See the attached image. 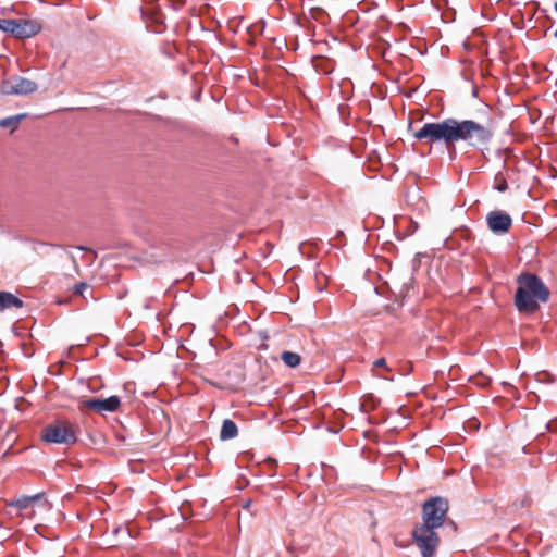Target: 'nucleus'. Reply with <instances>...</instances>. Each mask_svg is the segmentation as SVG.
<instances>
[{
    "label": "nucleus",
    "instance_id": "nucleus-15",
    "mask_svg": "<svg viewBox=\"0 0 557 557\" xmlns=\"http://www.w3.org/2000/svg\"><path fill=\"white\" fill-rule=\"evenodd\" d=\"M281 359L289 368H296L301 362L300 355L293 351H283L281 354Z\"/></svg>",
    "mask_w": 557,
    "mask_h": 557
},
{
    "label": "nucleus",
    "instance_id": "nucleus-13",
    "mask_svg": "<svg viewBox=\"0 0 557 557\" xmlns=\"http://www.w3.org/2000/svg\"><path fill=\"white\" fill-rule=\"evenodd\" d=\"M238 434V428L236 423L231 419H225L222 423L220 438L222 441H227L235 438Z\"/></svg>",
    "mask_w": 557,
    "mask_h": 557
},
{
    "label": "nucleus",
    "instance_id": "nucleus-9",
    "mask_svg": "<svg viewBox=\"0 0 557 557\" xmlns=\"http://www.w3.org/2000/svg\"><path fill=\"white\" fill-rule=\"evenodd\" d=\"M121 406V399L119 396H110L108 398H88L84 399L79 404V410L83 411L84 409H90L98 413H104V412H115L119 410Z\"/></svg>",
    "mask_w": 557,
    "mask_h": 557
},
{
    "label": "nucleus",
    "instance_id": "nucleus-20",
    "mask_svg": "<svg viewBox=\"0 0 557 557\" xmlns=\"http://www.w3.org/2000/svg\"><path fill=\"white\" fill-rule=\"evenodd\" d=\"M29 500H30L32 504H34L36 502H40V500H44L45 503H47L44 493H38V494L33 495V496H29Z\"/></svg>",
    "mask_w": 557,
    "mask_h": 557
},
{
    "label": "nucleus",
    "instance_id": "nucleus-24",
    "mask_svg": "<svg viewBox=\"0 0 557 557\" xmlns=\"http://www.w3.org/2000/svg\"><path fill=\"white\" fill-rule=\"evenodd\" d=\"M120 532H124V533H126L129 536V531L127 529H123L122 527H116L113 530V534L114 535L119 534Z\"/></svg>",
    "mask_w": 557,
    "mask_h": 557
},
{
    "label": "nucleus",
    "instance_id": "nucleus-4",
    "mask_svg": "<svg viewBox=\"0 0 557 557\" xmlns=\"http://www.w3.org/2000/svg\"><path fill=\"white\" fill-rule=\"evenodd\" d=\"M41 440L59 445H73L77 442L76 431L72 423L65 420H54L41 430Z\"/></svg>",
    "mask_w": 557,
    "mask_h": 557
},
{
    "label": "nucleus",
    "instance_id": "nucleus-21",
    "mask_svg": "<svg viewBox=\"0 0 557 557\" xmlns=\"http://www.w3.org/2000/svg\"><path fill=\"white\" fill-rule=\"evenodd\" d=\"M86 288H87V284H85V283H79V284H76V285L74 286V292H75L76 294L82 295V294H83V292H84Z\"/></svg>",
    "mask_w": 557,
    "mask_h": 557
},
{
    "label": "nucleus",
    "instance_id": "nucleus-14",
    "mask_svg": "<svg viewBox=\"0 0 557 557\" xmlns=\"http://www.w3.org/2000/svg\"><path fill=\"white\" fill-rule=\"evenodd\" d=\"M27 116H28L27 113H21V114L5 117V119H1L0 127L1 128H10L11 133H13L15 129H17L20 123Z\"/></svg>",
    "mask_w": 557,
    "mask_h": 557
},
{
    "label": "nucleus",
    "instance_id": "nucleus-3",
    "mask_svg": "<svg viewBox=\"0 0 557 557\" xmlns=\"http://www.w3.org/2000/svg\"><path fill=\"white\" fill-rule=\"evenodd\" d=\"M449 504L445 497L432 496L422 504L421 525L438 530L442 527H449L455 533L457 525L448 518Z\"/></svg>",
    "mask_w": 557,
    "mask_h": 557
},
{
    "label": "nucleus",
    "instance_id": "nucleus-22",
    "mask_svg": "<svg viewBox=\"0 0 557 557\" xmlns=\"http://www.w3.org/2000/svg\"><path fill=\"white\" fill-rule=\"evenodd\" d=\"M374 367L375 368H384L387 370L386 368V360L384 358H380L377 360L374 361Z\"/></svg>",
    "mask_w": 557,
    "mask_h": 557
},
{
    "label": "nucleus",
    "instance_id": "nucleus-18",
    "mask_svg": "<svg viewBox=\"0 0 557 557\" xmlns=\"http://www.w3.org/2000/svg\"><path fill=\"white\" fill-rule=\"evenodd\" d=\"M554 381V377L547 372H539L536 374L537 383H550Z\"/></svg>",
    "mask_w": 557,
    "mask_h": 557
},
{
    "label": "nucleus",
    "instance_id": "nucleus-23",
    "mask_svg": "<svg viewBox=\"0 0 557 557\" xmlns=\"http://www.w3.org/2000/svg\"><path fill=\"white\" fill-rule=\"evenodd\" d=\"M421 392H423L425 394V396L428 397H431V398H434L435 399V396H432L430 391H429V385H423L421 386L420 388Z\"/></svg>",
    "mask_w": 557,
    "mask_h": 557
},
{
    "label": "nucleus",
    "instance_id": "nucleus-10",
    "mask_svg": "<svg viewBox=\"0 0 557 557\" xmlns=\"http://www.w3.org/2000/svg\"><path fill=\"white\" fill-rule=\"evenodd\" d=\"M486 223L493 233L505 234L510 230L512 225V219L508 213L504 211L494 210L486 215Z\"/></svg>",
    "mask_w": 557,
    "mask_h": 557
},
{
    "label": "nucleus",
    "instance_id": "nucleus-6",
    "mask_svg": "<svg viewBox=\"0 0 557 557\" xmlns=\"http://www.w3.org/2000/svg\"><path fill=\"white\" fill-rule=\"evenodd\" d=\"M411 536L422 557L435 556L441 541L436 529L417 524L411 532Z\"/></svg>",
    "mask_w": 557,
    "mask_h": 557
},
{
    "label": "nucleus",
    "instance_id": "nucleus-8",
    "mask_svg": "<svg viewBox=\"0 0 557 557\" xmlns=\"http://www.w3.org/2000/svg\"><path fill=\"white\" fill-rule=\"evenodd\" d=\"M37 89L38 85L36 82L18 75H12L0 84V92L5 96H28Z\"/></svg>",
    "mask_w": 557,
    "mask_h": 557
},
{
    "label": "nucleus",
    "instance_id": "nucleus-19",
    "mask_svg": "<svg viewBox=\"0 0 557 557\" xmlns=\"http://www.w3.org/2000/svg\"><path fill=\"white\" fill-rule=\"evenodd\" d=\"M252 504H253L252 499H246L242 506L243 510L248 511L250 515H255L256 510L255 511L251 510Z\"/></svg>",
    "mask_w": 557,
    "mask_h": 557
},
{
    "label": "nucleus",
    "instance_id": "nucleus-28",
    "mask_svg": "<svg viewBox=\"0 0 557 557\" xmlns=\"http://www.w3.org/2000/svg\"><path fill=\"white\" fill-rule=\"evenodd\" d=\"M555 10L557 11V3H555Z\"/></svg>",
    "mask_w": 557,
    "mask_h": 557
},
{
    "label": "nucleus",
    "instance_id": "nucleus-2",
    "mask_svg": "<svg viewBox=\"0 0 557 557\" xmlns=\"http://www.w3.org/2000/svg\"><path fill=\"white\" fill-rule=\"evenodd\" d=\"M450 148L458 141H465L470 147H486L493 137V128L490 122L481 123L474 120L448 119Z\"/></svg>",
    "mask_w": 557,
    "mask_h": 557
},
{
    "label": "nucleus",
    "instance_id": "nucleus-29",
    "mask_svg": "<svg viewBox=\"0 0 557 557\" xmlns=\"http://www.w3.org/2000/svg\"><path fill=\"white\" fill-rule=\"evenodd\" d=\"M556 36H557V29H556Z\"/></svg>",
    "mask_w": 557,
    "mask_h": 557
},
{
    "label": "nucleus",
    "instance_id": "nucleus-16",
    "mask_svg": "<svg viewBox=\"0 0 557 557\" xmlns=\"http://www.w3.org/2000/svg\"><path fill=\"white\" fill-rule=\"evenodd\" d=\"M380 399L376 398L372 393H368L362 396V400L360 403V408L363 411L373 410L379 405Z\"/></svg>",
    "mask_w": 557,
    "mask_h": 557
},
{
    "label": "nucleus",
    "instance_id": "nucleus-12",
    "mask_svg": "<svg viewBox=\"0 0 557 557\" xmlns=\"http://www.w3.org/2000/svg\"><path fill=\"white\" fill-rule=\"evenodd\" d=\"M144 15H148V18L151 21V28L154 33H162L163 27V15L158 9H149L143 10Z\"/></svg>",
    "mask_w": 557,
    "mask_h": 557
},
{
    "label": "nucleus",
    "instance_id": "nucleus-17",
    "mask_svg": "<svg viewBox=\"0 0 557 557\" xmlns=\"http://www.w3.org/2000/svg\"><path fill=\"white\" fill-rule=\"evenodd\" d=\"M32 505L29 496L23 495L9 503V506L16 507L18 509H26Z\"/></svg>",
    "mask_w": 557,
    "mask_h": 557
},
{
    "label": "nucleus",
    "instance_id": "nucleus-25",
    "mask_svg": "<svg viewBox=\"0 0 557 557\" xmlns=\"http://www.w3.org/2000/svg\"><path fill=\"white\" fill-rule=\"evenodd\" d=\"M497 189H498L499 191H502V193H503V191H505V190L507 189V183H506V181H503V182L497 186Z\"/></svg>",
    "mask_w": 557,
    "mask_h": 557
},
{
    "label": "nucleus",
    "instance_id": "nucleus-5",
    "mask_svg": "<svg viewBox=\"0 0 557 557\" xmlns=\"http://www.w3.org/2000/svg\"><path fill=\"white\" fill-rule=\"evenodd\" d=\"M413 137L430 145L443 143L445 147L449 149L450 134L448 119L441 122L425 123L420 129L413 133Z\"/></svg>",
    "mask_w": 557,
    "mask_h": 557
},
{
    "label": "nucleus",
    "instance_id": "nucleus-26",
    "mask_svg": "<svg viewBox=\"0 0 557 557\" xmlns=\"http://www.w3.org/2000/svg\"><path fill=\"white\" fill-rule=\"evenodd\" d=\"M383 377H384L385 380H388V381H393V380H394V377H393V376H391V377H389V376H383Z\"/></svg>",
    "mask_w": 557,
    "mask_h": 557
},
{
    "label": "nucleus",
    "instance_id": "nucleus-1",
    "mask_svg": "<svg viewBox=\"0 0 557 557\" xmlns=\"http://www.w3.org/2000/svg\"><path fill=\"white\" fill-rule=\"evenodd\" d=\"M517 283L515 305L519 312L534 313L539 310V301H548L550 293L537 275L521 273Z\"/></svg>",
    "mask_w": 557,
    "mask_h": 557
},
{
    "label": "nucleus",
    "instance_id": "nucleus-27",
    "mask_svg": "<svg viewBox=\"0 0 557 557\" xmlns=\"http://www.w3.org/2000/svg\"><path fill=\"white\" fill-rule=\"evenodd\" d=\"M4 380V376L0 377V383ZM5 380L9 382V380L5 377Z\"/></svg>",
    "mask_w": 557,
    "mask_h": 557
},
{
    "label": "nucleus",
    "instance_id": "nucleus-7",
    "mask_svg": "<svg viewBox=\"0 0 557 557\" xmlns=\"http://www.w3.org/2000/svg\"><path fill=\"white\" fill-rule=\"evenodd\" d=\"M0 29L15 38H30L41 30V24L35 20H0Z\"/></svg>",
    "mask_w": 557,
    "mask_h": 557
},
{
    "label": "nucleus",
    "instance_id": "nucleus-11",
    "mask_svg": "<svg viewBox=\"0 0 557 557\" xmlns=\"http://www.w3.org/2000/svg\"><path fill=\"white\" fill-rule=\"evenodd\" d=\"M23 301L9 292H0V311L9 308H22Z\"/></svg>",
    "mask_w": 557,
    "mask_h": 557
}]
</instances>
